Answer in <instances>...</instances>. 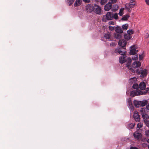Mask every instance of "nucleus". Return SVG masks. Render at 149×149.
<instances>
[{
  "label": "nucleus",
  "instance_id": "1",
  "mask_svg": "<svg viewBox=\"0 0 149 149\" xmlns=\"http://www.w3.org/2000/svg\"><path fill=\"white\" fill-rule=\"evenodd\" d=\"M118 54L122 55L119 58V61L121 64H123L125 63V61L124 60L125 58L126 57V49L125 47L118 48Z\"/></svg>",
  "mask_w": 149,
  "mask_h": 149
},
{
  "label": "nucleus",
  "instance_id": "2",
  "mask_svg": "<svg viewBox=\"0 0 149 149\" xmlns=\"http://www.w3.org/2000/svg\"><path fill=\"white\" fill-rule=\"evenodd\" d=\"M148 93H149V88H147L146 90L144 91L139 89L133 91L130 93V95L132 97H134L136 96L145 95Z\"/></svg>",
  "mask_w": 149,
  "mask_h": 149
},
{
  "label": "nucleus",
  "instance_id": "3",
  "mask_svg": "<svg viewBox=\"0 0 149 149\" xmlns=\"http://www.w3.org/2000/svg\"><path fill=\"white\" fill-rule=\"evenodd\" d=\"M135 5V2L134 0H130L129 3H127L125 6V8L129 12L131 11V9L134 8Z\"/></svg>",
  "mask_w": 149,
  "mask_h": 149
},
{
  "label": "nucleus",
  "instance_id": "4",
  "mask_svg": "<svg viewBox=\"0 0 149 149\" xmlns=\"http://www.w3.org/2000/svg\"><path fill=\"white\" fill-rule=\"evenodd\" d=\"M113 19V13L111 12H108L105 15L103 16V21L106 22L107 20H111Z\"/></svg>",
  "mask_w": 149,
  "mask_h": 149
},
{
  "label": "nucleus",
  "instance_id": "5",
  "mask_svg": "<svg viewBox=\"0 0 149 149\" xmlns=\"http://www.w3.org/2000/svg\"><path fill=\"white\" fill-rule=\"evenodd\" d=\"M124 60L125 61V63L126 62H127L126 67H127L129 70H132V72H134V70L132 69L131 66H130L132 61L131 58L130 57H128L126 59V57L125 58Z\"/></svg>",
  "mask_w": 149,
  "mask_h": 149
},
{
  "label": "nucleus",
  "instance_id": "6",
  "mask_svg": "<svg viewBox=\"0 0 149 149\" xmlns=\"http://www.w3.org/2000/svg\"><path fill=\"white\" fill-rule=\"evenodd\" d=\"M93 8V12L96 14L100 15L101 14V9L100 6L96 4H94Z\"/></svg>",
  "mask_w": 149,
  "mask_h": 149
},
{
  "label": "nucleus",
  "instance_id": "7",
  "mask_svg": "<svg viewBox=\"0 0 149 149\" xmlns=\"http://www.w3.org/2000/svg\"><path fill=\"white\" fill-rule=\"evenodd\" d=\"M94 4H88L86 6V8L87 12L89 13L93 12Z\"/></svg>",
  "mask_w": 149,
  "mask_h": 149
},
{
  "label": "nucleus",
  "instance_id": "8",
  "mask_svg": "<svg viewBox=\"0 0 149 149\" xmlns=\"http://www.w3.org/2000/svg\"><path fill=\"white\" fill-rule=\"evenodd\" d=\"M138 50H136L134 47V46H132L130 47V55H135L138 52Z\"/></svg>",
  "mask_w": 149,
  "mask_h": 149
},
{
  "label": "nucleus",
  "instance_id": "9",
  "mask_svg": "<svg viewBox=\"0 0 149 149\" xmlns=\"http://www.w3.org/2000/svg\"><path fill=\"white\" fill-rule=\"evenodd\" d=\"M133 136L135 139L138 140L140 139L142 137L141 134L136 131L134 133Z\"/></svg>",
  "mask_w": 149,
  "mask_h": 149
},
{
  "label": "nucleus",
  "instance_id": "10",
  "mask_svg": "<svg viewBox=\"0 0 149 149\" xmlns=\"http://www.w3.org/2000/svg\"><path fill=\"white\" fill-rule=\"evenodd\" d=\"M127 43V42L124 39H122L119 40L118 42V45L121 47H125Z\"/></svg>",
  "mask_w": 149,
  "mask_h": 149
},
{
  "label": "nucleus",
  "instance_id": "11",
  "mask_svg": "<svg viewBox=\"0 0 149 149\" xmlns=\"http://www.w3.org/2000/svg\"><path fill=\"white\" fill-rule=\"evenodd\" d=\"M112 3L110 2L106 4L104 6V10L105 11H108L112 7Z\"/></svg>",
  "mask_w": 149,
  "mask_h": 149
},
{
  "label": "nucleus",
  "instance_id": "12",
  "mask_svg": "<svg viewBox=\"0 0 149 149\" xmlns=\"http://www.w3.org/2000/svg\"><path fill=\"white\" fill-rule=\"evenodd\" d=\"M141 63L139 61H136L132 63V68H136L139 67L141 65Z\"/></svg>",
  "mask_w": 149,
  "mask_h": 149
},
{
  "label": "nucleus",
  "instance_id": "13",
  "mask_svg": "<svg viewBox=\"0 0 149 149\" xmlns=\"http://www.w3.org/2000/svg\"><path fill=\"white\" fill-rule=\"evenodd\" d=\"M133 117L135 120L136 121H139L140 120L139 116V115L138 112L136 111H135L133 115Z\"/></svg>",
  "mask_w": 149,
  "mask_h": 149
},
{
  "label": "nucleus",
  "instance_id": "14",
  "mask_svg": "<svg viewBox=\"0 0 149 149\" xmlns=\"http://www.w3.org/2000/svg\"><path fill=\"white\" fill-rule=\"evenodd\" d=\"M147 73L148 71L146 69L142 70L140 74V76L141 78H143L146 76Z\"/></svg>",
  "mask_w": 149,
  "mask_h": 149
},
{
  "label": "nucleus",
  "instance_id": "15",
  "mask_svg": "<svg viewBox=\"0 0 149 149\" xmlns=\"http://www.w3.org/2000/svg\"><path fill=\"white\" fill-rule=\"evenodd\" d=\"M146 87V84L144 81L141 82L139 84V88L141 90H145Z\"/></svg>",
  "mask_w": 149,
  "mask_h": 149
},
{
  "label": "nucleus",
  "instance_id": "16",
  "mask_svg": "<svg viewBox=\"0 0 149 149\" xmlns=\"http://www.w3.org/2000/svg\"><path fill=\"white\" fill-rule=\"evenodd\" d=\"M114 30L117 33H123V30L120 26H117L116 27Z\"/></svg>",
  "mask_w": 149,
  "mask_h": 149
},
{
  "label": "nucleus",
  "instance_id": "17",
  "mask_svg": "<svg viewBox=\"0 0 149 149\" xmlns=\"http://www.w3.org/2000/svg\"><path fill=\"white\" fill-rule=\"evenodd\" d=\"M128 105L129 107L132 110H133L134 107L132 104V100L131 99H129L127 101Z\"/></svg>",
  "mask_w": 149,
  "mask_h": 149
},
{
  "label": "nucleus",
  "instance_id": "18",
  "mask_svg": "<svg viewBox=\"0 0 149 149\" xmlns=\"http://www.w3.org/2000/svg\"><path fill=\"white\" fill-rule=\"evenodd\" d=\"M134 104L135 107L139 108L140 107V101L134 100L133 102Z\"/></svg>",
  "mask_w": 149,
  "mask_h": 149
},
{
  "label": "nucleus",
  "instance_id": "19",
  "mask_svg": "<svg viewBox=\"0 0 149 149\" xmlns=\"http://www.w3.org/2000/svg\"><path fill=\"white\" fill-rule=\"evenodd\" d=\"M140 102V107H144L148 103V101L145 100H144L142 101H141Z\"/></svg>",
  "mask_w": 149,
  "mask_h": 149
},
{
  "label": "nucleus",
  "instance_id": "20",
  "mask_svg": "<svg viewBox=\"0 0 149 149\" xmlns=\"http://www.w3.org/2000/svg\"><path fill=\"white\" fill-rule=\"evenodd\" d=\"M81 0H76L74 3V6L77 7L80 6L81 4Z\"/></svg>",
  "mask_w": 149,
  "mask_h": 149
},
{
  "label": "nucleus",
  "instance_id": "21",
  "mask_svg": "<svg viewBox=\"0 0 149 149\" xmlns=\"http://www.w3.org/2000/svg\"><path fill=\"white\" fill-rule=\"evenodd\" d=\"M121 33H116L114 34V37L116 39H120L122 37V35Z\"/></svg>",
  "mask_w": 149,
  "mask_h": 149
},
{
  "label": "nucleus",
  "instance_id": "22",
  "mask_svg": "<svg viewBox=\"0 0 149 149\" xmlns=\"http://www.w3.org/2000/svg\"><path fill=\"white\" fill-rule=\"evenodd\" d=\"M130 17V16L129 15L126 14L123 16L121 19L123 21H127Z\"/></svg>",
  "mask_w": 149,
  "mask_h": 149
},
{
  "label": "nucleus",
  "instance_id": "23",
  "mask_svg": "<svg viewBox=\"0 0 149 149\" xmlns=\"http://www.w3.org/2000/svg\"><path fill=\"white\" fill-rule=\"evenodd\" d=\"M124 38L125 39L128 41L131 39L132 37V36L129 35L127 34H125L124 35Z\"/></svg>",
  "mask_w": 149,
  "mask_h": 149
},
{
  "label": "nucleus",
  "instance_id": "24",
  "mask_svg": "<svg viewBox=\"0 0 149 149\" xmlns=\"http://www.w3.org/2000/svg\"><path fill=\"white\" fill-rule=\"evenodd\" d=\"M135 123H131L128 124L127 127L129 129H131L133 128L135 125Z\"/></svg>",
  "mask_w": 149,
  "mask_h": 149
},
{
  "label": "nucleus",
  "instance_id": "25",
  "mask_svg": "<svg viewBox=\"0 0 149 149\" xmlns=\"http://www.w3.org/2000/svg\"><path fill=\"white\" fill-rule=\"evenodd\" d=\"M111 53L113 55H117L118 54V48L115 49L114 50H112Z\"/></svg>",
  "mask_w": 149,
  "mask_h": 149
},
{
  "label": "nucleus",
  "instance_id": "26",
  "mask_svg": "<svg viewBox=\"0 0 149 149\" xmlns=\"http://www.w3.org/2000/svg\"><path fill=\"white\" fill-rule=\"evenodd\" d=\"M122 29L124 30H127L128 27V24H126L123 25L122 26Z\"/></svg>",
  "mask_w": 149,
  "mask_h": 149
},
{
  "label": "nucleus",
  "instance_id": "27",
  "mask_svg": "<svg viewBox=\"0 0 149 149\" xmlns=\"http://www.w3.org/2000/svg\"><path fill=\"white\" fill-rule=\"evenodd\" d=\"M139 86L138 84L135 83L133 84L132 86V88L134 89H136V90H138Z\"/></svg>",
  "mask_w": 149,
  "mask_h": 149
},
{
  "label": "nucleus",
  "instance_id": "28",
  "mask_svg": "<svg viewBox=\"0 0 149 149\" xmlns=\"http://www.w3.org/2000/svg\"><path fill=\"white\" fill-rule=\"evenodd\" d=\"M110 33L109 32H108L105 34L104 35V37L106 39H109L110 38Z\"/></svg>",
  "mask_w": 149,
  "mask_h": 149
},
{
  "label": "nucleus",
  "instance_id": "29",
  "mask_svg": "<svg viewBox=\"0 0 149 149\" xmlns=\"http://www.w3.org/2000/svg\"><path fill=\"white\" fill-rule=\"evenodd\" d=\"M74 0H66L67 2L69 3V6H71L73 3Z\"/></svg>",
  "mask_w": 149,
  "mask_h": 149
},
{
  "label": "nucleus",
  "instance_id": "30",
  "mask_svg": "<svg viewBox=\"0 0 149 149\" xmlns=\"http://www.w3.org/2000/svg\"><path fill=\"white\" fill-rule=\"evenodd\" d=\"M143 121L146 125L148 127H149V121L146 119H145Z\"/></svg>",
  "mask_w": 149,
  "mask_h": 149
},
{
  "label": "nucleus",
  "instance_id": "31",
  "mask_svg": "<svg viewBox=\"0 0 149 149\" xmlns=\"http://www.w3.org/2000/svg\"><path fill=\"white\" fill-rule=\"evenodd\" d=\"M127 34L130 35L133 33L134 31L132 29H129L127 31Z\"/></svg>",
  "mask_w": 149,
  "mask_h": 149
},
{
  "label": "nucleus",
  "instance_id": "32",
  "mask_svg": "<svg viewBox=\"0 0 149 149\" xmlns=\"http://www.w3.org/2000/svg\"><path fill=\"white\" fill-rule=\"evenodd\" d=\"M142 70V69H141V68H140V69H137L136 70V72L137 74H141Z\"/></svg>",
  "mask_w": 149,
  "mask_h": 149
},
{
  "label": "nucleus",
  "instance_id": "33",
  "mask_svg": "<svg viewBox=\"0 0 149 149\" xmlns=\"http://www.w3.org/2000/svg\"><path fill=\"white\" fill-rule=\"evenodd\" d=\"M143 126V123H139L137 125V127L139 129L141 128Z\"/></svg>",
  "mask_w": 149,
  "mask_h": 149
},
{
  "label": "nucleus",
  "instance_id": "34",
  "mask_svg": "<svg viewBox=\"0 0 149 149\" xmlns=\"http://www.w3.org/2000/svg\"><path fill=\"white\" fill-rule=\"evenodd\" d=\"M132 59L133 60H136L138 59V56L137 54L135 55V56H132Z\"/></svg>",
  "mask_w": 149,
  "mask_h": 149
},
{
  "label": "nucleus",
  "instance_id": "35",
  "mask_svg": "<svg viewBox=\"0 0 149 149\" xmlns=\"http://www.w3.org/2000/svg\"><path fill=\"white\" fill-rule=\"evenodd\" d=\"M114 18L116 19H118V16L117 13H115L114 15L113 14V18Z\"/></svg>",
  "mask_w": 149,
  "mask_h": 149
},
{
  "label": "nucleus",
  "instance_id": "36",
  "mask_svg": "<svg viewBox=\"0 0 149 149\" xmlns=\"http://www.w3.org/2000/svg\"><path fill=\"white\" fill-rule=\"evenodd\" d=\"M142 117L144 119L145 118L147 119L148 118V114H143L142 115Z\"/></svg>",
  "mask_w": 149,
  "mask_h": 149
},
{
  "label": "nucleus",
  "instance_id": "37",
  "mask_svg": "<svg viewBox=\"0 0 149 149\" xmlns=\"http://www.w3.org/2000/svg\"><path fill=\"white\" fill-rule=\"evenodd\" d=\"M107 0H101L100 2L101 4L103 5L105 4V3L107 2Z\"/></svg>",
  "mask_w": 149,
  "mask_h": 149
},
{
  "label": "nucleus",
  "instance_id": "38",
  "mask_svg": "<svg viewBox=\"0 0 149 149\" xmlns=\"http://www.w3.org/2000/svg\"><path fill=\"white\" fill-rule=\"evenodd\" d=\"M113 9L115 10H118V6L117 5H114L113 6Z\"/></svg>",
  "mask_w": 149,
  "mask_h": 149
},
{
  "label": "nucleus",
  "instance_id": "39",
  "mask_svg": "<svg viewBox=\"0 0 149 149\" xmlns=\"http://www.w3.org/2000/svg\"><path fill=\"white\" fill-rule=\"evenodd\" d=\"M145 133L146 136L148 137H149V130L146 131Z\"/></svg>",
  "mask_w": 149,
  "mask_h": 149
},
{
  "label": "nucleus",
  "instance_id": "40",
  "mask_svg": "<svg viewBox=\"0 0 149 149\" xmlns=\"http://www.w3.org/2000/svg\"><path fill=\"white\" fill-rule=\"evenodd\" d=\"M117 0H109V2H110L111 3H115L116 2Z\"/></svg>",
  "mask_w": 149,
  "mask_h": 149
},
{
  "label": "nucleus",
  "instance_id": "41",
  "mask_svg": "<svg viewBox=\"0 0 149 149\" xmlns=\"http://www.w3.org/2000/svg\"><path fill=\"white\" fill-rule=\"evenodd\" d=\"M83 1L86 3H88L91 1L90 0H83Z\"/></svg>",
  "mask_w": 149,
  "mask_h": 149
},
{
  "label": "nucleus",
  "instance_id": "42",
  "mask_svg": "<svg viewBox=\"0 0 149 149\" xmlns=\"http://www.w3.org/2000/svg\"><path fill=\"white\" fill-rule=\"evenodd\" d=\"M139 60L140 61H141L142 60L143 58V57L142 55H139Z\"/></svg>",
  "mask_w": 149,
  "mask_h": 149
},
{
  "label": "nucleus",
  "instance_id": "43",
  "mask_svg": "<svg viewBox=\"0 0 149 149\" xmlns=\"http://www.w3.org/2000/svg\"><path fill=\"white\" fill-rule=\"evenodd\" d=\"M118 14H119V15L120 16H122L123 15V12H122L121 11H119V13H118Z\"/></svg>",
  "mask_w": 149,
  "mask_h": 149
},
{
  "label": "nucleus",
  "instance_id": "44",
  "mask_svg": "<svg viewBox=\"0 0 149 149\" xmlns=\"http://www.w3.org/2000/svg\"><path fill=\"white\" fill-rule=\"evenodd\" d=\"M130 149H138V148L136 147H131L130 148Z\"/></svg>",
  "mask_w": 149,
  "mask_h": 149
},
{
  "label": "nucleus",
  "instance_id": "45",
  "mask_svg": "<svg viewBox=\"0 0 149 149\" xmlns=\"http://www.w3.org/2000/svg\"><path fill=\"white\" fill-rule=\"evenodd\" d=\"M109 29L110 30H113L114 29V27L112 26H109Z\"/></svg>",
  "mask_w": 149,
  "mask_h": 149
},
{
  "label": "nucleus",
  "instance_id": "46",
  "mask_svg": "<svg viewBox=\"0 0 149 149\" xmlns=\"http://www.w3.org/2000/svg\"><path fill=\"white\" fill-rule=\"evenodd\" d=\"M146 3L148 5H149V0H145Z\"/></svg>",
  "mask_w": 149,
  "mask_h": 149
},
{
  "label": "nucleus",
  "instance_id": "47",
  "mask_svg": "<svg viewBox=\"0 0 149 149\" xmlns=\"http://www.w3.org/2000/svg\"><path fill=\"white\" fill-rule=\"evenodd\" d=\"M146 108L148 110H149V104H148L146 106Z\"/></svg>",
  "mask_w": 149,
  "mask_h": 149
},
{
  "label": "nucleus",
  "instance_id": "48",
  "mask_svg": "<svg viewBox=\"0 0 149 149\" xmlns=\"http://www.w3.org/2000/svg\"><path fill=\"white\" fill-rule=\"evenodd\" d=\"M115 44L114 42L113 43H112L111 44H110V45L113 46H114L115 45Z\"/></svg>",
  "mask_w": 149,
  "mask_h": 149
},
{
  "label": "nucleus",
  "instance_id": "49",
  "mask_svg": "<svg viewBox=\"0 0 149 149\" xmlns=\"http://www.w3.org/2000/svg\"><path fill=\"white\" fill-rule=\"evenodd\" d=\"M124 10V8H121L120 10V11H121L123 12V10Z\"/></svg>",
  "mask_w": 149,
  "mask_h": 149
},
{
  "label": "nucleus",
  "instance_id": "50",
  "mask_svg": "<svg viewBox=\"0 0 149 149\" xmlns=\"http://www.w3.org/2000/svg\"><path fill=\"white\" fill-rule=\"evenodd\" d=\"M147 142L149 143V139H148L147 141Z\"/></svg>",
  "mask_w": 149,
  "mask_h": 149
},
{
  "label": "nucleus",
  "instance_id": "51",
  "mask_svg": "<svg viewBox=\"0 0 149 149\" xmlns=\"http://www.w3.org/2000/svg\"><path fill=\"white\" fill-rule=\"evenodd\" d=\"M148 148L149 149V145L148 146Z\"/></svg>",
  "mask_w": 149,
  "mask_h": 149
},
{
  "label": "nucleus",
  "instance_id": "52",
  "mask_svg": "<svg viewBox=\"0 0 149 149\" xmlns=\"http://www.w3.org/2000/svg\"><path fill=\"white\" fill-rule=\"evenodd\" d=\"M111 22V24H112V23L113 22Z\"/></svg>",
  "mask_w": 149,
  "mask_h": 149
}]
</instances>
